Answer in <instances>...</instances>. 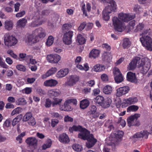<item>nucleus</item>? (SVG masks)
Segmentation results:
<instances>
[{
	"label": "nucleus",
	"mask_w": 152,
	"mask_h": 152,
	"mask_svg": "<svg viewBox=\"0 0 152 152\" xmlns=\"http://www.w3.org/2000/svg\"><path fill=\"white\" fill-rule=\"evenodd\" d=\"M58 140L61 142L64 143H67L70 141L68 136L65 133H63L59 135Z\"/></svg>",
	"instance_id": "nucleus-24"
},
{
	"label": "nucleus",
	"mask_w": 152,
	"mask_h": 152,
	"mask_svg": "<svg viewBox=\"0 0 152 152\" xmlns=\"http://www.w3.org/2000/svg\"><path fill=\"white\" fill-rule=\"evenodd\" d=\"M149 30H144L143 32L140 34L141 36L140 38V40L142 46L147 47L148 49L152 50V42L151 37L148 36V34Z\"/></svg>",
	"instance_id": "nucleus-3"
},
{
	"label": "nucleus",
	"mask_w": 152,
	"mask_h": 152,
	"mask_svg": "<svg viewBox=\"0 0 152 152\" xmlns=\"http://www.w3.org/2000/svg\"><path fill=\"white\" fill-rule=\"evenodd\" d=\"M80 138L84 140H87V142L86 143V145L88 148H91L93 147L97 142V140L94 137V135L90 134V132L88 130L85 132L80 135Z\"/></svg>",
	"instance_id": "nucleus-2"
},
{
	"label": "nucleus",
	"mask_w": 152,
	"mask_h": 152,
	"mask_svg": "<svg viewBox=\"0 0 152 152\" xmlns=\"http://www.w3.org/2000/svg\"><path fill=\"white\" fill-rule=\"evenodd\" d=\"M144 25L142 23H140L139 24L136 26V28L134 30V31L137 32L141 31L144 28Z\"/></svg>",
	"instance_id": "nucleus-52"
},
{
	"label": "nucleus",
	"mask_w": 152,
	"mask_h": 152,
	"mask_svg": "<svg viewBox=\"0 0 152 152\" xmlns=\"http://www.w3.org/2000/svg\"><path fill=\"white\" fill-rule=\"evenodd\" d=\"M13 23L11 20H6L4 23V28L6 30L10 31L12 29Z\"/></svg>",
	"instance_id": "nucleus-32"
},
{
	"label": "nucleus",
	"mask_w": 152,
	"mask_h": 152,
	"mask_svg": "<svg viewBox=\"0 0 152 152\" xmlns=\"http://www.w3.org/2000/svg\"><path fill=\"white\" fill-rule=\"evenodd\" d=\"M62 100V99H60L58 98H56L54 99V101L52 102V106L53 107H54L56 105H60Z\"/></svg>",
	"instance_id": "nucleus-48"
},
{
	"label": "nucleus",
	"mask_w": 152,
	"mask_h": 152,
	"mask_svg": "<svg viewBox=\"0 0 152 152\" xmlns=\"http://www.w3.org/2000/svg\"><path fill=\"white\" fill-rule=\"evenodd\" d=\"M72 128L74 129V131H79L81 132L80 133H79L78 135V137L80 138V136L79 135L85 132L87 130L86 128H83L82 127L80 126H77L75 125H74L72 126Z\"/></svg>",
	"instance_id": "nucleus-30"
},
{
	"label": "nucleus",
	"mask_w": 152,
	"mask_h": 152,
	"mask_svg": "<svg viewBox=\"0 0 152 152\" xmlns=\"http://www.w3.org/2000/svg\"><path fill=\"white\" fill-rule=\"evenodd\" d=\"M123 41L122 46L124 48H127L130 47L131 45V42L129 39L125 38L123 39Z\"/></svg>",
	"instance_id": "nucleus-39"
},
{
	"label": "nucleus",
	"mask_w": 152,
	"mask_h": 152,
	"mask_svg": "<svg viewBox=\"0 0 152 152\" xmlns=\"http://www.w3.org/2000/svg\"><path fill=\"white\" fill-rule=\"evenodd\" d=\"M103 91V93L106 94L110 95L113 92L112 87L109 85H107L104 87Z\"/></svg>",
	"instance_id": "nucleus-34"
},
{
	"label": "nucleus",
	"mask_w": 152,
	"mask_h": 152,
	"mask_svg": "<svg viewBox=\"0 0 152 152\" xmlns=\"http://www.w3.org/2000/svg\"><path fill=\"white\" fill-rule=\"evenodd\" d=\"M54 38L52 36H49L47 39L46 44L47 46H50L52 45L53 42Z\"/></svg>",
	"instance_id": "nucleus-46"
},
{
	"label": "nucleus",
	"mask_w": 152,
	"mask_h": 152,
	"mask_svg": "<svg viewBox=\"0 0 152 152\" xmlns=\"http://www.w3.org/2000/svg\"><path fill=\"white\" fill-rule=\"evenodd\" d=\"M0 66L4 68L7 69L8 68L7 65L2 61V58L0 56Z\"/></svg>",
	"instance_id": "nucleus-62"
},
{
	"label": "nucleus",
	"mask_w": 152,
	"mask_h": 152,
	"mask_svg": "<svg viewBox=\"0 0 152 152\" xmlns=\"http://www.w3.org/2000/svg\"><path fill=\"white\" fill-rule=\"evenodd\" d=\"M15 103L18 105H23L26 104L27 102L24 98L21 97L18 98L16 100Z\"/></svg>",
	"instance_id": "nucleus-44"
},
{
	"label": "nucleus",
	"mask_w": 152,
	"mask_h": 152,
	"mask_svg": "<svg viewBox=\"0 0 152 152\" xmlns=\"http://www.w3.org/2000/svg\"><path fill=\"white\" fill-rule=\"evenodd\" d=\"M139 109L138 106L132 105L129 107L127 109V112L128 113L131 111L135 112L137 111Z\"/></svg>",
	"instance_id": "nucleus-47"
},
{
	"label": "nucleus",
	"mask_w": 152,
	"mask_h": 152,
	"mask_svg": "<svg viewBox=\"0 0 152 152\" xmlns=\"http://www.w3.org/2000/svg\"><path fill=\"white\" fill-rule=\"evenodd\" d=\"M142 10V8L140 5H135L134 8V11L137 13H140Z\"/></svg>",
	"instance_id": "nucleus-54"
},
{
	"label": "nucleus",
	"mask_w": 152,
	"mask_h": 152,
	"mask_svg": "<svg viewBox=\"0 0 152 152\" xmlns=\"http://www.w3.org/2000/svg\"><path fill=\"white\" fill-rule=\"evenodd\" d=\"M151 66L150 60L148 58H142L140 63L139 64V67L142 73L146 74L149 70Z\"/></svg>",
	"instance_id": "nucleus-4"
},
{
	"label": "nucleus",
	"mask_w": 152,
	"mask_h": 152,
	"mask_svg": "<svg viewBox=\"0 0 152 152\" xmlns=\"http://www.w3.org/2000/svg\"><path fill=\"white\" fill-rule=\"evenodd\" d=\"M100 53V51L97 49H93L90 52L89 54V57L91 58H96L98 57Z\"/></svg>",
	"instance_id": "nucleus-27"
},
{
	"label": "nucleus",
	"mask_w": 152,
	"mask_h": 152,
	"mask_svg": "<svg viewBox=\"0 0 152 152\" xmlns=\"http://www.w3.org/2000/svg\"><path fill=\"white\" fill-rule=\"evenodd\" d=\"M148 133L147 131H143L142 132L141 131L140 132L136 133L132 136L130 138L131 139H136L141 137H144L145 139H147L148 138Z\"/></svg>",
	"instance_id": "nucleus-20"
},
{
	"label": "nucleus",
	"mask_w": 152,
	"mask_h": 152,
	"mask_svg": "<svg viewBox=\"0 0 152 152\" xmlns=\"http://www.w3.org/2000/svg\"><path fill=\"white\" fill-rule=\"evenodd\" d=\"M72 103L74 104H76L77 103V100L75 99H72L66 100L61 108V110L67 111H71L72 109L69 104Z\"/></svg>",
	"instance_id": "nucleus-7"
},
{
	"label": "nucleus",
	"mask_w": 152,
	"mask_h": 152,
	"mask_svg": "<svg viewBox=\"0 0 152 152\" xmlns=\"http://www.w3.org/2000/svg\"><path fill=\"white\" fill-rule=\"evenodd\" d=\"M26 142L29 146L35 148L37 145L38 141L35 137H28L26 140Z\"/></svg>",
	"instance_id": "nucleus-18"
},
{
	"label": "nucleus",
	"mask_w": 152,
	"mask_h": 152,
	"mask_svg": "<svg viewBox=\"0 0 152 152\" xmlns=\"http://www.w3.org/2000/svg\"><path fill=\"white\" fill-rule=\"evenodd\" d=\"M52 144L51 142H48L46 144H44L42 146V149L43 150L46 149L47 148H49L50 147Z\"/></svg>",
	"instance_id": "nucleus-59"
},
{
	"label": "nucleus",
	"mask_w": 152,
	"mask_h": 152,
	"mask_svg": "<svg viewBox=\"0 0 152 152\" xmlns=\"http://www.w3.org/2000/svg\"><path fill=\"white\" fill-rule=\"evenodd\" d=\"M113 74L115 82L117 83L121 82L124 80V78L119 69L115 68L113 70Z\"/></svg>",
	"instance_id": "nucleus-8"
},
{
	"label": "nucleus",
	"mask_w": 152,
	"mask_h": 152,
	"mask_svg": "<svg viewBox=\"0 0 152 152\" xmlns=\"http://www.w3.org/2000/svg\"><path fill=\"white\" fill-rule=\"evenodd\" d=\"M76 40L79 44L80 45L84 44L86 41L85 38L80 34H79L77 35Z\"/></svg>",
	"instance_id": "nucleus-36"
},
{
	"label": "nucleus",
	"mask_w": 152,
	"mask_h": 152,
	"mask_svg": "<svg viewBox=\"0 0 152 152\" xmlns=\"http://www.w3.org/2000/svg\"><path fill=\"white\" fill-rule=\"evenodd\" d=\"M69 72V70L68 68L61 69L58 72L57 77L59 78H62L68 74Z\"/></svg>",
	"instance_id": "nucleus-29"
},
{
	"label": "nucleus",
	"mask_w": 152,
	"mask_h": 152,
	"mask_svg": "<svg viewBox=\"0 0 152 152\" xmlns=\"http://www.w3.org/2000/svg\"><path fill=\"white\" fill-rule=\"evenodd\" d=\"M105 67L104 66L100 64H97L95 65L93 68L94 71L96 72H100L105 70Z\"/></svg>",
	"instance_id": "nucleus-33"
},
{
	"label": "nucleus",
	"mask_w": 152,
	"mask_h": 152,
	"mask_svg": "<svg viewBox=\"0 0 152 152\" xmlns=\"http://www.w3.org/2000/svg\"><path fill=\"white\" fill-rule=\"evenodd\" d=\"M72 27L71 23H66L63 25L62 26V29L64 32H66L70 29Z\"/></svg>",
	"instance_id": "nucleus-40"
},
{
	"label": "nucleus",
	"mask_w": 152,
	"mask_h": 152,
	"mask_svg": "<svg viewBox=\"0 0 152 152\" xmlns=\"http://www.w3.org/2000/svg\"><path fill=\"white\" fill-rule=\"evenodd\" d=\"M79 77L78 76L76 75H71L70 76L66 82V84L70 86H73L79 81Z\"/></svg>",
	"instance_id": "nucleus-14"
},
{
	"label": "nucleus",
	"mask_w": 152,
	"mask_h": 152,
	"mask_svg": "<svg viewBox=\"0 0 152 152\" xmlns=\"http://www.w3.org/2000/svg\"><path fill=\"white\" fill-rule=\"evenodd\" d=\"M64 120L65 122H72L73 121V119L72 118L69 116L68 115H67L64 117Z\"/></svg>",
	"instance_id": "nucleus-60"
},
{
	"label": "nucleus",
	"mask_w": 152,
	"mask_h": 152,
	"mask_svg": "<svg viewBox=\"0 0 152 152\" xmlns=\"http://www.w3.org/2000/svg\"><path fill=\"white\" fill-rule=\"evenodd\" d=\"M58 83V82L57 80L52 79L46 80L44 83L45 86L50 87H54Z\"/></svg>",
	"instance_id": "nucleus-25"
},
{
	"label": "nucleus",
	"mask_w": 152,
	"mask_h": 152,
	"mask_svg": "<svg viewBox=\"0 0 152 152\" xmlns=\"http://www.w3.org/2000/svg\"><path fill=\"white\" fill-rule=\"evenodd\" d=\"M138 101L136 97H132L124 100L122 104L123 107L128 106L129 104H134Z\"/></svg>",
	"instance_id": "nucleus-15"
},
{
	"label": "nucleus",
	"mask_w": 152,
	"mask_h": 152,
	"mask_svg": "<svg viewBox=\"0 0 152 152\" xmlns=\"http://www.w3.org/2000/svg\"><path fill=\"white\" fill-rule=\"evenodd\" d=\"M39 39H37V37L33 34V31L32 34H28L27 36L26 42L35 43L39 42Z\"/></svg>",
	"instance_id": "nucleus-19"
},
{
	"label": "nucleus",
	"mask_w": 152,
	"mask_h": 152,
	"mask_svg": "<svg viewBox=\"0 0 152 152\" xmlns=\"http://www.w3.org/2000/svg\"><path fill=\"white\" fill-rule=\"evenodd\" d=\"M118 17L114 16L113 18V25L115 31L121 32L123 31V22H128L134 19L135 16L133 15L121 13L118 14Z\"/></svg>",
	"instance_id": "nucleus-1"
},
{
	"label": "nucleus",
	"mask_w": 152,
	"mask_h": 152,
	"mask_svg": "<svg viewBox=\"0 0 152 152\" xmlns=\"http://www.w3.org/2000/svg\"><path fill=\"white\" fill-rule=\"evenodd\" d=\"M4 40L5 45L8 47L14 46L18 42L17 39L9 34H6L4 35Z\"/></svg>",
	"instance_id": "nucleus-5"
},
{
	"label": "nucleus",
	"mask_w": 152,
	"mask_h": 152,
	"mask_svg": "<svg viewBox=\"0 0 152 152\" xmlns=\"http://www.w3.org/2000/svg\"><path fill=\"white\" fill-rule=\"evenodd\" d=\"M32 117H33L32 116V113L30 112H27L22 117L23 121L24 122L28 121Z\"/></svg>",
	"instance_id": "nucleus-45"
},
{
	"label": "nucleus",
	"mask_w": 152,
	"mask_h": 152,
	"mask_svg": "<svg viewBox=\"0 0 152 152\" xmlns=\"http://www.w3.org/2000/svg\"><path fill=\"white\" fill-rule=\"evenodd\" d=\"M112 58L110 53L104 52L102 54V61L105 62L109 63Z\"/></svg>",
	"instance_id": "nucleus-21"
},
{
	"label": "nucleus",
	"mask_w": 152,
	"mask_h": 152,
	"mask_svg": "<svg viewBox=\"0 0 152 152\" xmlns=\"http://www.w3.org/2000/svg\"><path fill=\"white\" fill-rule=\"evenodd\" d=\"M140 116V114L136 113L128 117L127 119V123L128 126L130 127L132 126H139L140 124V122L137 119Z\"/></svg>",
	"instance_id": "nucleus-6"
},
{
	"label": "nucleus",
	"mask_w": 152,
	"mask_h": 152,
	"mask_svg": "<svg viewBox=\"0 0 152 152\" xmlns=\"http://www.w3.org/2000/svg\"><path fill=\"white\" fill-rule=\"evenodd\" d=\"M33 19H34V20L31 23L30 26L32 27H36L42 25L43 21L41 20L40 18H37L34 16Z\"/></svg>",
	"instance_id": "nucleus-22"
},
{
	"label": "nucleus",
	"mask_w": 152,
	"mask_h": 152,
	"mask_svg": "<svg viewBox=\"0 0 152 152\" xmlns=\"http://www.w3.org/2000/svg\"><path fill=\"white\" fill-rule=\"evenodd\" d=\"M27 22V20L25 18L18 20L17 23V26L18 27L24 28Z\"/></svg>",
	"instance_id": "nucleus-31"
},
{
	"label": "nucleus",
	"mask_w": 152,
	"mask_h": 152,
	"mask_svg": "<svg viewBox=\"0 0 152 152\" xmlns=\"http://www.w3.org/2000/svg\"><path fill=\"white\" fill-rule=\"evenodd\" d=\"M107 1L109 4L105 7L103 10H105L106 12L109 14L112 11H115L116 9V5L115 1L113 0H107Z\"/></svg>",
	"instance_id": "nucleus-10"
},
{
	"label": "nucleus",
	"mask_w": 152,
	"mask_h": 152,
	"mask_svg": "<svg viewBox=\"0 0 152 152\" xmlns=\"http://www.w3.org/2000/svg\"><path fill=\"white\" fill-rule=\"evenodd\" d=\"M118 123H120V125L123 127H125L126 125V122L121 117H120L118 118Z\"/></svg>",
	"instance_id": "nucleus-55"
},
{
	"label": "nucleus",
	"mask_w": 152,
	"mask_h": 152,
	"mask_svg": "<svg viewBox=\"0 0 152 152\" xmlns=\"http://www.w3.org/2000/svg\"><path fill=\"white\" fill-rule=\"evenodd\" d=\"M135 78V74L131 72H129L127 74V79L128 80L133 82Z\"/></svg>",
	"instance_id": "nucleus-43"
},
{
	"label": "nucleus",
	"mask_w": 152,
	"mask_h": 152,
	"mask_svg": "<svg viewBox=\"0 0 152 152\" xmlns=\"http://www.w3.org/2000/svg\"><path fill=\"white\" fill-rule=\"evenodd\" d=\"M16 69L20 71L25 72L26 70V68L25 66L21 64H18L16 66Z\"/></svg>",
	"instance_id": "nucleus-53"
},
{
	"label": "nucleus",
	"mask_w": 152,
	"mask_h": 152,
	"mask_svg": "<svg viewBox=\"0 0 152 152\" xmlns=\"http://www.w3.org/2000/svg\"><path fill=\"white\" fill-rule=\"evenodd\" d=\"M61 93L60 91L57 89L51 90L48 91V95L51 98L55 97L59 95Z\"/></svg>",
	"instance_id": "nucleus-28"
},
{
	"label": "nucleus",
	"mask_w": 152,
	"mask_h": 152,
	"mask_svg": "<svg viewBox=\"0 0 152 152\" xmlns=\"http://www.w3.org/2000/svg\"><path fill=\"white\" fill-rule=\"evenodd\" d=\"M59 121L56 119H52L51 121V126L53 127H54L58 123Z\"/></svg>",
	"instance_id": "nucleus-63"
},
{
	"label": "nucleus",
	"mask_w": 152,
	"mask_h": 152,
	"mask_svg": "<svg viewBox=\"0 0 152 152\" xmlns=\"http://www.w3.org/2000/svg\"><path fill=\"white\" fill-rule=\"evenodd\" d=\"M47 60L48 62L52 63H57L61 59V57L58 54H50L48 55L47 57Z\"/></svg>",
	"instance_id": "nucleus-17"
},
{
	"label": "nucleus",
	"mask_w": 152,
	"mask_h": 152,
	"mask_svg": "<svg viewBox=\"0 0 152 152\" xmlns=\"http://www.w3.org/2000/svg\"><path fill=\"white\" fill-rule=\"evenodd\" d=\"M57 71L56 67H52L48 70L45 74L42 75V78L43 79L46 78L52 75L55 74Z\"/></svg>",
	"instance_id": "nucleus-23"
},
{
	"label": "nucleus",
	"mask_w": 152,
	"mask_h": 152,
	"mask_svg": "<svg viewBox=\"0 0 152 152\" xmlns=\"http://www.w3.org/2000/svg\"><path fill=\"white\" fill-rule=\"evenodd\" d=\"M86 25V22H83L81 23L80 26L78 28V30L80 31H82Z\"/></svg>",
	"instance_id": "nucleus-61"
},
{
	"label": "nucleus",
	"mask_w": 152,
	"mask_h": 152,
	"mask_svg": "<svg viewBox=\"0 0 152 152\" xmlns=\"http://www.w3.org/2000/svg\"><path fill=\"white\" fill-rule=\"evenodd\" d=\"M72 148L74 150L77 151H81L82 149V146L77 144L73 145L72 146Z\"/></svg>",
	"instance_id": "nucleus-50"
},
{
	"label": "nucleus",
	"mask_w": 152,
	"mask_h": 152,
	"mask_svg": "<svg viewBox=\"0 0 152 152\" xmlns=\"http://www.w3.org/2000/svg\"><path fill=\"white\" fill-rule=\"evenodd\" d=\"M140 59L141 58L140 57H135L132 60L128 66V69L129 70L134 69L136 67L137 64H138L140 62Z\"/></svg>",
	"instance_id": "nucleus-16"
},
{
	"label": "nucleus",
	"mask_w": 152,
	"mask_h": 152,
	"mask_svg": "<svg viewBox=\"0 0 152 152\" xmlns=\"http://www.w3.org/2000/svg\"><path fill=\"white\" fill-rule=\"evenodd\" d=\"M96 110L97 108L96 106L94 105H92L91 109L88 112V114L91 115L93 118H96L99 116V114L96 112Z\"/></svg>",
	"instance_id": "nucleus-26"
},
{
	"label": "nucleus",
	"mask_w": 152,
	"mask_h": 152,
	"mask_svg": "<svg viewBox=\"0 0 152 152\" xmlns=\"http://www.w3.org/2000/svg\"><path fill=\"white\" fill-rule=\"evenodd\" d=\"M23 117L22 115L19 114L16 117L14 118L12 121V125L13 126H15L19 121H20Z\"/></svg>",
	"instance_id": "nucleus-42"
},
{
	"label": "nucleus",
	"mask_w": 152,
	"mask_h": 152,
	"mask_svg": "<svg viewBox=\"0 0 152 152\" xmlns=\"http://www.w3.org/2000/svg\"><path fill=\"white\" fill-rule=\"evenodd\" d=\"M124 135V132L121 131H118L113 134V136L118 141L119 139L121 138Z\"/></svg>",
	"instance_id": "nucleus-38"
},
{
	"label": "nucleus",
	"mask_w": 152,
	"mask_h": 152,
	"mask_svg": "<svg viewBox=\"0 0 152 152\" xmlns=\"http://www.w3.org/2000/svg\"><path fill=\"white\" fill-rule=\"evenodd\" d=\"M129 90V87L127 86L120 87L117 89L116 95L117 97H120L127 94Z\"/></svg>",
	"instance_id": "nucleus-13"
},
{
	"label": "nucleus",
	"mask_w": 152,
	"mask_h": 152,
	"mask_svg": "<svg viewBox=\"0 0 152 152\" xmlns=\"http://www.w3.org/2000/svg\"><path fill=\"white\" fill-rule=\"evenodd\" d=\"M33 34L37 37V39L39 38H43L46 36L45 30L42 27H39L33 31Z\"/></svg>",
	"instance_id": "nucleus-12"
},
{
	"label": "nucleus",
	"mask_w": 152,
	"mask_h": 152,
	"mask_svg": "<svg viewBox=\"0 0 152 152\" xmlns=\"http://www.w3.org/2000/svg\"><path fill=\"white\" fill-rule=\"evenodd\" d=\"M52 102L50 99L49 98L46 99L45 101V106L46 108H49L52 104Z\"/></svg>",
	"instance_id": "nucleus-58"
},
{
	"label": "nucleus",
	"mask_w": 152,
	"mask_h": 152,
	"mask_svg": "<svg viewBox=\"0 0 152 152\" xmlns=\"http://www.w3.org/2000/svg\"><path fill=\"white\" fill-rule=\"evenodd\" d=\"M102 47L103 48H104L106 50L110 51L111 49V46L109 45L107 43H104L102 45Z\"/></svg>",
	"instance_id": "nucleus-64"
},
{
	"label": "nucleus",
	"mask_w": 152,
	"mask_h": 152,
	"mask_svg": "<svg viewBox=\"0 0 152 152\" xmlns=\"http://www.w3.org/2000/svg\"><path fill=\"white\" fill-rule=\"evenodd\" d=\"M103 19L105 21L108 20L110 19V16L109 15V13L106 12L105 10H103Z\"/></svg>",
	"instance_id": "nucleus-51"
},
{
	"label": "nucleus",
	"mask_w": 152,
	"mask_h": 152,
	"mask_svg": "<svg viewBox=\"0 0 152 152\" xmlns=\"http://www.w3.org/2000/svg\"><path fill=\"white\" fill-rule=\"evenodd\" d=\"M73 35V32L72 31H69L67 32H66L64 34L63 38V41L64 43L67 45L71 44Z\"/></svg>",
	"instance_id": "nucleus-11"
},
{
	"label": "nucleus",
	"mask_w": 152,
	"mask_h": 152,
	"mask_svg": "<svg viewBox=\"0 0 152 152\" xmlns=\"http://www.w3.org/2000/svg\"><path fill=\"white\" fill-rule=\"evenodd\" d=\"M89 104L88 100L86 99H84L80 101V107L81 109H85L88 106Z\"/></svg>",
	"instance_id": "nucleus-37"
},
{
	"label": "nucleus",
	"mask_w": 152,
	"mask_h": 152,
	"mask_svg": "<svg viewBox=\"0 0 152 152\" xmlns=\"http://www.w3.org/2000/svg\"><path fill=\"white\" fill-rule=\"evenodd\" d=\"M27 121L28 124L32 126H34L36 123L34 117L31 118Z\"/></svg>",
	"instance_id": "nucleus-56"
},
{
	"label": "nucleus",
	"mask_w": 152,
	"mask_h": 152,
	"mask_svg": "<svg viewBox=\"0 0 152 152\" xmlns=\"http://www.w3.org/2000/svg\"><path fill=\"white\" fill-rule=\"evenodd\" d=\"M107 1L109 4L105 7L103 10H105L106 12L109 14L112 11H115L116 9V5L115 1L113 0H107Z\"/></svg>",
	"instance_id": "nucleus-9"
},
{
	"label": "nucleus",
	"mask_w": 152,
	"mask_h": 152,
	"mask_svg": "<svg viewBox=\"0 0 152 152\" xmlns=\"http://www.w3.org/2000/svg\"><path fill=\"white\" fill-rule=\"evenodd\" d=\"M12 122L10 119L9 118L7 119L4 123L3 126L4 127H8L10 126Z\"/></svg>",
	"instance_id": "nucleus-57"
},
{
	"label": "nucleus",
	"mask_w": 152,
	"mask_h": 152,
	"mask_svg": "<svg viewBox=\"0 0 152 152\" xmlns=\"http://www.w3.org/2000/svg\"><path fill=\"white\" fill-rule=\"evenodd\" d=\"M22 110L21 108L17 107L12 111L11 113V115L12 116L15 114H18L21 112Z\"/></svg>",
	"instance_id": "nucleus-49"
},
{
	"label": "nucleus",
	"mask_w": 152,
	"mask_h": 152,
	"mask_svg": "<svg viewBox=\"0 0 152 152\" xmlns=\"http://www.w3.org/2000/svg\"><path fill=\"white\" fill-rule=\"evenodd\" d=\"M112 102L111 99L109 98H107L105 100H104L101 106L104 108H106L109 107Z\"/></svg>",
	"instance_id": "nucleus-41"
},
{
	"label": "nucleus",
	"mask_w": 152,
	"mask_h": 152,
	"mask_svg": "<svg viewBox=\"0 0 152 152\" xmlns=\"http://www.w3.org/2000/svg\"><path fill=\"white\" fill-rule=\"evenodd\" d=\"M94 102L96 104L101 106L104 101V97L100 95L97 96L94 99Z\"/></svg>",
	"instance_id": "nucleus-35"
}]
</instances>
